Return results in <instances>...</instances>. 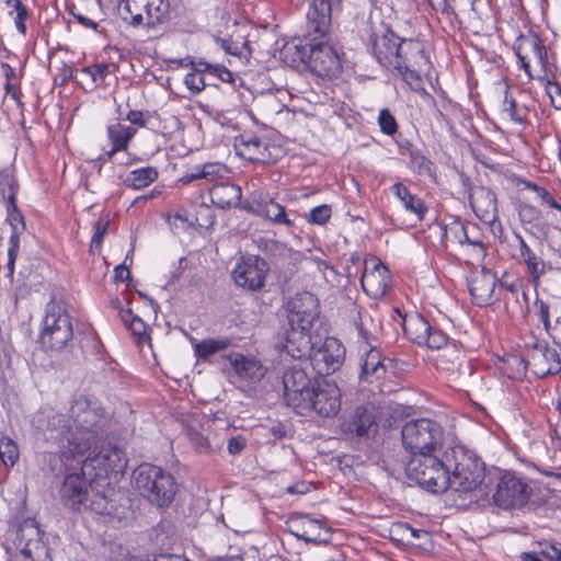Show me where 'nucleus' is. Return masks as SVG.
I'll list each match as a JSON object with an SVG mask.
<instances>
[{"label": "nucleus", "instance_id": "56", "mask_svg": "<svg viewBox=\"0 0 561 561\" xmlns=\"http://www.w3.org/2000/svg\"><path fill=\"white\" fill-rule=\"evenodd\" d=\"M14 1H15L14 9L16 12V15L14 18V23H15L16 30L20 33H22L23 35H25L26 34L25 21L28 16L27 8L20 0H14Z\"/></svg>", "mask_w": 561, "mask_h": 561}, {"label": "nucleus", "instance_id": "33", "mask_svg": "<svg viewBox=\"0 0 561 561\" xmlns=\"http://www.w3.org/2000/svg\"><path fill=\"white\" fill-rule=\"evenodd\" d=\"M228 174V168L219 162H208L202 167H196L192 173H186L181 181L183 183H191L196 180L205 179L209 182L220 183Z\"/></svg>", "mask_w": 561, "mask_h": 561}, {"label": "nucleus", "instance_id": "22", "mask_svg": "<svg viewBox=\"0 0 561 561\" xmlns=\"http://www.w3.org/2000/svg\"><path fill=\"white\" fill-rule=\"evenodd\" d=\"M497 279L490 271H482V273L472 277L469 284V291L473 302L479 306H489L499 299L495 295Z\"/></svg>", "mask_w": 561, "mask_h": 561}, {"label": "nucleus", "instance_id": "42", "mask_svg": "<svg viewBox=\"0 0 561 561\" xmlns=\"http://www.w3.org/2000/svg\"><path fill=\"white\" fill-rule=\"evenodd\" d=\"M5 210H7V222L11 227V234L10 238H13L15 236L16 241L20 242V234L25 230V219L18 207L16 201L13 202V198H11L10 203L4 204Z\"/></svg>", "mask_w": 561, "mask_h": 561}, {"label": "nucleus", "instance_id": "18", "mask_svg": "<svg viewBox=\"0 0 561 561\" xmlns=\"http://www.w3.org/2000/svg\"><path fill=\"white\" fill-rule=\"evenodd\" d=\"M527 367L538 378L561 371V359L557 350L546 341L536 342L528 352Z\"/></svg>", "mask_w": 561, "mask_h": 561}, {"label": "nucleus", "instance_id": "44", "mask_svg": "<svg viewBox=\"0 0 561 561\" xmlns=\"http://www.w3.org/2000/svg\"><path fill=\"white\" fill-rule=\"evenodd\" d=\"M463 353L456 343L445 348L438 357V365L446 370L454 371L461 366Z\"/></svg>", "mask_w": 561, "mask_h": 561}, {"label": "nucleus", "instance_id": "7", "mask_svg": "<svg viewBox=\"0 0 561 561\" xmlns=\"http://www.w3.org/2000/svg\"><path fill=\"white\" fill-rule=\"evenodd\" d=\"M405 473L411 481L433 493L445 492L450 484L448 460H442L433 453L411 456Z\"/></svg>", "mask_w": 561, "mask_h": 561}, {"label": "nucleus", "instance_id": "12", "mask_svg": "<svg viewBox=\"0 0 561 561\" xmlns=\"http://www.w3.org/2000/svg\"><path fill=\"white\" fill-rule=\"evenodd\" d=\"M14 542L19 552L9 561H48L49 549L34 520H25L19 527Z\"/></svg>", "mask_w": 561, "mask_h": 561}, {"label": "nucleus", "instance_id": "49", "mask_svg": "<svg viewBox=\"0 0 561 561\" xmlns=\"http://www.w3.org/2000/svg\"><path fill=\"white\" fill-rule=\"evenodd\" d=\"M331 217L332 206L329 204H322L320 206L313 207L306 216V219L311 225L323 226L329 222Z\"/></svg>", "mask_w": 561, "mask_h": 561}, {"label": "nucleus", "instance_id": "15", "mask_svg": "<svg viewBox=\"0 0 561 561\" xmlns=\"http://www.w3.org/2000/svg\"><path fill=\"white\" fill-rule=\"evenodd\" d=\"M283 386L286 404L295 410L306 404V399L313 388L311 378L300 364L288 367L284 371Z\"/></svg>", "mask_w": 561, "mask_h": 561}, {"label": "nucleus", "instance_id": "3", "mask_svg": "<svg viewBox=\"0 0 561 561\" xmlns=\"http://www.w3.org/2000/svg\"><path fill=\"white\" fill-rule=\"evenodd\" d=\"M367 46L383 68L400 76L413 90L422 87L420 71L427 62L423 45L412 38H401L385 25L370 27Z\"/></svg>", "mask_w": 561, "mask_h": 561}, {"label": "nucleus", "instance_id": "45", "mask_svg": "<svg viewBox=\"0 0 561 561\" xmlns=\"http://www.w3.org/2000/svg\"><path fill=\"white\" fill-rule=\"evenodd\" d=\"M218 42L220 43V47L229 55L248 57L251 54L250 43L242 36L237 38H221Z\"/></svg>", "mask_w": 561, "mask_h": 561}, {"label": "nucleus", "instance_id": "48", "mask_svg": "<svg viewBox=\"0 0 561 561\" xmlns=\"http://www.w3.org/2000/svg\"><path fill=\"white\" fill-rule=\"evenodd\" d=\"M199 66H204V69H208V76L216 77L222 82H227L233 85L236 84L238 76L225 66L210 62H199Z\"/></svg>", "mask_w": 561, "mask_h": 561}, {"label": "nucleus", "instance_id": "36", "mask_svg": "<svg viewBox=\"0 0 561 561\" xmlns=\"http://www.w3.org/2000/svg\"><path fill=\"white\" fill-rule=\"evenodd\" d=\"M430 322L421 314L415 313L404 320L403 330L407 336L415 344L422 346L428 341V332L432 330Z\"/></svg>", "mask_w": 561, "mask_h": 561}, {"label": "nucleus", "instance_id": "34", "mask_svg": "<svg viewBox=\"0 0 561 561\" xmlns=\"http://www.w3.org/2000/svg\"><path fill=\"white\" fill-rule=\"evenodd\" d=\"M518 242V256L526 264L527 271L534 280H538L545 273V262L526 243L524 238L516 234Z\"/></svg>", "mask_w": 561, "mask_h": 561}, {"label": "nucleus", "instance_id": "64", "mask_svg": "<svg viewBox=\"0 0 561 561\" xmlns=\"http://www.w3.org/2000/svg\"><path fill=\"white\" fill-rule=\"evenodd\" d=\"M536 306L538 307V316L543 327L548 329L550 327V317H549V305L543 300H536Z\"/></svg>", "mask_w": 561, "mask_h": 561}, {"label": "nucleus", "instance_id": "21", "mask_svg": "<svg viewBox=\"0 0 561 561\" xmlns=\"http://www.w3.org/2000/svg\"><path fill=\"white\" fill-rule=\"evenodd\" d=\"M469 202L476 216L483 222L492 225L497 220L496 195L489 187H472L469 192Z\"/></svg>", "mask_w": 561, "mask_h": 561}, {"label": "nucleus", "instance_id": "11", "mask_svg": "<svg viewBox=\"0 0 561 561\" xmlns=\"http://www.w3.org/2000/svg\"><path fill=\"white\" fill-rule=\"evenodd\" d=\"M124 21L133 26L154 27L170 15V0H123Z\"/></svg>", "mask_w": 561, "mask_h": 561}, {"label": "nucleus", "instance_id": "41", "mask_svg": "<svg viewBox=\"0 0 561 561\" xmlns=\"http://www.w3.org/2000/svg\"><path fill=\"white\" fill-rule=\"evenodd\" d=\"M231 345L227 337L205 339L194 344V353L198 358L207 359L219 351H224Z\"/></svg>", "mask_w": 561, "mask_h": 561}, {"label": "nucleus", "instance_id": "57", "mask_svg": "<svg viewBox=\"0 0 561 561\" xmlns=\"http://www.w3.org/2000/svg\"><path fill=\"white\" fill-rule=\"evenodd\" d=\"M19 249H20V243H19V241H16L15 236L13 238H9L8 263H7V270H8L9 277H12L14 274L15 261L18 257Z\"/></svg>", "mask_w": 561, "mask_h": 561}, {"label": "nucleus", "instance_id": "35", "mask_svg": "<svg viewBox=\"0 0 561 561\" xmlns=\"http://www.w3.org/2000/svg\"><path fill=\"white\" fill-rule=\"evenodd\" d=\"M409 168L419 176L437 182L436 165L421 150L409 148Z\"/></svg>", "mask_w": 561, "mask_h": 561}, {"label": "nucleus", "instance_id": "51", "mask_svg": "<svg viewBox=\"0 0 561 561\" xmlns=\"http://www.w3.org/2000/svg\"><path fill=\"white\" fill-rule=\"evenodd\" d=\"M423 345H426L432 350H445L451 344L449 343V337L437 327H432V330L428 332V341L424 342Z\"/></svg>", "mask_w": 561, "mask_h": 561}, {"label": "nucleus", "instance_id": "62", "mask_svg": "<svg viewBox=\"0 0 561 561\" xmlns=\"http://www.w3.org/2000/svg\"><path fill=\"white\" fill-rule=\"evenodd\" d=\"M107 227L108 224L104 221H98L95 224V230L91 239V248H99L102 244Z\"/></svg>", "mask_w": 561, "mask_h": 561}, {"label": "nucleus", "instance_id": "40", "mask_svg": "<svg viewBox=\"0 0 561 561\" xmlns=\"http://www.w3.org/2000/svg\"><path fill=\"white\" fill-rule=\"evenodd\" d=\"M519 49L523 53L533 50V59H535L545 70L548 65V53L546 47L542 45L541 39L536 34L522 35V47Z\"/></svg>", "mask_w": 561, "mask_h": 561}, {"label": "nucleus", "instance_id": "39", "mask_svg": "<svg viewBox=\"0 0 561 561\" xmlns=\"http://www.w3.org/2000/svg\"><path fill=\"white\" fill-rule=\"evenodd\" d=\"M107 138L112 146L122 151H126L130 140L136 135L137 130L134 127L114 123L107 126Z\"/></svg>", "mask_w": 561, "mask_h": 561}, {"label": "nucleus", "instance_id": "47", "mask_svg": "<svg viewBox=\"0 0 561 561\" xmlns=\"http://www.w3.org/2000/svg\"><path fill=\"white\" fill-rule=\"evenodd\" d=\"M522 184L526 190L533 191L536 193L537 197L541 201L542 204L549 206L550 208L557 209L561 211V205L554 199V197L545 188L536 183L520 179L517 182Z\"/></svg>", "mask_w": 561, "mask_h": 561}, {"label": "nucleus", "instance_id": "53", "mask_svg": "<svg viewBox=\"0 0 561 561\" xmlns=\"http://www.w3.org/2000/svg\"><path fill=\"white\" fill-rule=\"evenodd\" d=\"M110 65L105 62L94 64L81 69L83 73H87L91 77L93 83L95 85L101 84L106 76L110 73Z\"/></svg>", "mask_w": 561, "mask_h": 561}, {"label": "nucleus", "instance_id": "31", "mask_svg": "<svg viewBox=\"0 0 561 561\" xmlns=\"http://www.w3.org/2000/svg\"><path fill=\"white\" fill-rule=\"evenodd\" d=\"M180 65L182 67H191L192 71L188 72L184 78L185 87L191 91L192 94L196 95L201 93L207 85L205 81V75H208V69H204V66H199V62H207L204 59H195L193 57H186L181 59Z\"/></svg>", "mask_w": 561, "mask_h": 561}, {"label": "nucleus", "instance_id": "28", "mask_svg": "<svg viewBox=\"0 0 561 561\" xmlns=\"http://www.w3.org/2000/svg\"><path fill=\"white\" fill-rule=\"evenodd\" d=\"M316 356L325 366V373L335 371L344 360L345 348L335 337H327Z\"/></svg>", "mask_w": 561, "mask_h": 561}, {"label": "nucleus", "instance_id": "8", "mask_svg": "<svg viewBox=\"0 0 561 561\" xmlns=\"http://www.w3.org/2000/svg\"><path fill=\"white\" fill-rule=\"evenodd\" d=\"M402 445L411 456L431 454L443 445L444 430L430 419L411 420L401 431Z\"/></svg>", "mask_w": 561, "mask_h": 561}, {"label": "nucleus", "instance_id": "54", "mask_svg": "<svg viewBox=\"0 0 561 561\" xmlns=\"http://www.w3.org/2000/svg\"><path fill=\"white\" fill-rule=\"evenodd\" d=\"M497 285L500 290H505L507 294L512 296V298H515V300L518 301L519 291L524 287L523 280H520L517 277L510 278L506 275H504L497 282Z\"/></svg>", "mask_w": 561, "mask_h": 561}, {"label": "nucleus", "instance_id": "37", "mask_svg": "<svg viewBox=\"0 0 561 561\" xmlns=\"http://www.w3.org/2000/svg\"><path fill=\"white\" fill-rule=\"evenodd\" d=\"M159 178V171L156 167H144L130 171L124 180V185L133 190H142Z\"/></svg>", "mask_w": 561, "mask_h": 561}, {"label": "nucleus", "instance_id": "46", "mask_svg": "<svg viewBox=\"0 0 561 561\" xmlns=\"http://www.w3.org/2000/svg\"><path fill=\"white\" fill-rule=\"evenodd\" d=\"M18 192L19 184L15 176L8 171L0 172V197L3 203H10L11 198L13 202L16 201Z\"/></svg>", "mask_w": 561, "mask_h": 561}, {"label": "nucleus", "instance_id": "24", "mask_svg": "<svg viewBox=\"0 0 561 561\" xmlns=\"http://www.w3.org/2000/svg\"><path fill=\"white\" fill-rule=\"evenodd\" d=\"M387 367L381 358L380 351L373 346H364L363 355L360 358V374L359 379L367 382H373L374 379L379 380L385 377Z\"/></svg>", "mask_w": 561, "mask_h": 561}, {"label": "nucleus", "instance_id": "58", "mask_svg": "<svg viewBox=\"0 0 561 561\" xmlns=\"http://www.w3.org/2000/svg\"><path fill=\"white\" fill-rule=\"evenodd\" d=\"M518 216L523 222L531 224L539 218L540 211L530 204H520L518 206Z\"/></svg>", "mask_w": 561, "mask_h": 561}, {"label": "nucleus", "instance_id": "20", "mask_svg": "<svg viewBox=\"0 0 561 561\" xmlns=\"http://www.w3.org/2000/svg\"><path fill=\"white\" fill-rule=\"evenodd\" d=\"M87 476L82 471L81 473H69L59 489L61 502L72 511H79L88 499L90 483Z\"/></svg>", "mask_w": 561, "mask_h": 561}, {"label": "nucleus", "instance_id": "19", "mask_svg": "<svg viewBox=\"0 0 561 561\" xmlns=\"http://www.w3.org/2000/svg\"><path fill=\"white\" fill-rule=\"evenodd\" d=\"M234 149L238 156L251 162L270 164L276 162L278 158L274 152L277 150L274 146L271 147L266 139L251 133L237 137Z\"/></svg>", "mask_w": 561, "mask_h": 561}, {"label": "nucleus", "instance_id": "1", "mask_svg": "<svg viewBox=\"0 0 561 561\" xmlns=\"http://www.w3.org/2000/svg\"><path fill=\"white\" fill-rule=\"evenodd\" d=\"M32 423L38 435L56 447L45 455L44 461L57 476L69 470L75 460L100 440L107 420L101 407L81 397L72 402L67 414L43 409L33 416Z\"/></svg>", "mask_w": 561, "mask_h": 561}, {"label": "nucleus", "instance_id": "4", "mask_svg": "<svg viewBox=\"0 0 561 561\" xmlns=\"http://www.w3.org/2000/svg\"><path fill=\"white\" fill-rule=\"evenodd\" d=\"M289 330L285 350L293 358L309 357L312 352L310 331L320 317V302L310 291L297 293L286 304Z\"/></svg>", "mask_w": 561, "mask_h": 561}, {"label": "nucleus", "instance_id": "10", "mask_svg": "<svg viewBox=\"0 0 561 561\" xmlns=\"http://www.w3.org/2000/svg\"><path fill=\"white\" fill-rule=\"evenodd\" d=\"M127 457L124 450L116 444L107 443L101 449L92 451L82 461L83 474L92 479L105 478L110 473L123 472L127 467Z\"/></svg>", "mask_w": 561, "mask_h": 561}, {"label": "nucleus", "instance_id": "25", "mask_svg": "<svg viewBox=\"0 0 561 561\" xmlns=\"http://www.w3.org/2000/svg\"><path fill=\"white\" fill-rule=\"evenodd\" d=\"M343 431L356 436H369L377 431L374 413L365 407H357L354 413L343 423Z\"/></svg>", "mask_w": 561, "mask_h": 561}, {"label": "nucleus", "instance_id": "14", "mask_svg": "<svg viewBox=\"0 0 561 561\" xmlns=\"http://www.w3.org/2000/svg\"><path fill=\"white\" fill-rule=\"evenodd\" d=\"M531 492V488L522 478L506 473L497 482L493 502L504 510L522 508L528 503Z\"/></svg>", "mask_w": 561, "mask_h": 561}, {"label": "nucleus", "instance_id": "9", "mask_svg": "<svg viewBox=\"0 0 561 561\" xmlns=\"http://www.w3.org/2000/svg\"><path fill=\"white\" fill-rule=\"evenodd\" d=\"M72 339V325L67 311L59 305H47L38 342L46 351H61Z\"/></svg>", "mask_w": 561, "mask_h": 561}, {"label": "nucleus", "instance_id": "43", "mask_svg": "<svg viewBox=\"0 0 561 561\" xmlns=\"http://www.w3.org/2000/svg\"><path fill=\"white\" fill-rule=\"evenodd\" d=\"M20 457V450L16 443L8 435L0 433V460L10 468L13 467Z\"/></svg>", "mask_w": 561, "mask_h": 561}, {"label": "nucleus", "instance_id": "30", "mask_svg": "<svg viewBox=\"0 0 561 561\" xmlns=\"http://www.w3.org/2000/svg\"><path fill=\"white\" fill-rule=\"evenodd\" d=\"M352 322L357 332L358 339L366 346H370L373 341L376 340L377 324L369 311L354 307L352 310Z\"/></svg>", "mask_w": 561, "mask_h": 561}, {"label": "nucleus", "instance_id": "5", "mask_svg": "<svg viewBox=\"0 0 561 561\" xmlns=\"http://www.w3.org/2000/svg\"><path fill=\"white\" fill-rule=\"evenodd\" d=\"M451 490L459 495L474 492L485 478V469L479 457L466 447L458 445L447 453Z\"/></svg>", "mask_w": 561, "mask_h": 561}, {"label": "nucleus", "instance_id": "6", "mask_svg": "<svg viewBox=\"0 0 561 561\" xmlns=\"http://www.w3.org/2000/svg\"><path fill=\"white\" fill-rule=\"evenodd\" d=\"M135 488L153 505L168 507L174 500L178 484L174 477L163 468L141 463L133 472Z\"/></svg>", "mask_w": 561, "mask_h": 561}, {"label": "nucleus", "instance_id": "16", "mask_svg": "<svg viewBox=\"0 0 561 561\" xmlns=\"http://www.w3.org/2000/svg\"><path fill=\"white\" fill-rule=\"evenodd\" d=\"M268 272L266 261L257 255L242 256L232 271L237 286L255 291L265 285Z\"/></svg>", "mask_w": 561, "mask_h": 561}, {"label": "nucleus", "instance_id": "2", "mask_svg": "<svg viewBox=\"0 0 561 561\" xmlns=\"http://www.w3.org/2000/svg\"><path fill=\"white\" fill-rule=\"evenodd\" d=\"M342 0H310L304 38L295 45L299 60L317 77L336 78L342 71L339 51L329 44L332 9Z\"/></svg>", "mask_w": 561, "mask_h": 561}, {"label": "nucleus", "instance_id": "50", "mask_svg": "<svg viewBox=\"0 0 561 561\" xmlns=\"http://www.w3.org/2000/svg\"><path fill=\"white\" fill-rule=\"evenodd\" d=\"M377 121L382 134L393 136L398 133L399 126L397 119L388 108L379 111Z\"/></svg>", "mask_w": 561, "mask_h": 561}, {"label": "nucleus", "instance_id": "52", "mask_svg": "<svg viewBox=\"0 0 561 561\" xmlns=\"http://www.w3.org/2000/svg\"><path fill=\"white\" fill-rule=\"evenodd\" d=\"M467 231V226L460 221H455L445 228L443 240H450L461 247L463 239H466Z\"/></svg>", "mask_w": 561, "mask_h": 561}, {"label": "nucleus", "instance_id": "26", "mask_svg": "<svg viewBox=\"0 0 561 561\" xmlns=\"http://www.w3.org/2000/svg\"><path fill=\"white\" fill-rule=\"evenodd\" d=\"M251 213L265 218L277 226H285L288 229L294 227V220H291L286 211V208L274 199L254 202L248 208Z\"/></svg>", "mask_w": 561, "mask_h": 561}, {"label": "nucleus", "instance_id": "61", "mask_svg": "<svg viewBox=\"0 0 561 561\" xmlns=\"http://www.w3.org/2000/svg\"><path fill=\"white\" fill-rule=\"evenodd\" d=\"M126 119L130 122L133 125L146 127L147 123L150 119V115L148 112L131 110L128 112Z\"/></svg>", "mask_w": 561, "mask_h": 561}, {"label": "nucleus", "instance_id": "29", "mask_svg": "<svg viewBox=\"0 0 561 561\" xmlns=\"http://www.w3.org/2000/svg\"><path fill=\"white\" fill-rule=\"evenodd\" d=\"M391 193L401 202L404 209L416 216L419 220H423L428 211L425 203L410 188L402 183H394L390 187Z\"/></svg>", "mask_w": 561, "mask_h": 561}, {"label": "nucleus", "instance_id": "23", "mask_svg": "<svg viewBox=\"0 0 561 561\" xmlns=\"http://www.w3.org/2000/svg\"><path fill=\"white\" fill-rule=\"evenodd\" d=\"M182 424L185 435L196 453L210 455L220 450L221 445H214L210 442L209 437L204 434L203 425L197 417L187 415L182 419Z\"/></svg>", "mask_w": 561, "mask_h": 561}, {"label": "nucleus", "instance_id": "60", "mask_svg": "<svg viewBox=\"0 0 561 561\" xmlns=\"http://www.w3.org/2000/svg\"><path fill=\"white\" fill-rule=\"evenodd\" d=\"M519 47H522V36L518 37V39L514 46V49H515L516 56L518 57V59L522 64L523 69L529 77H531L529 64H530V60L533 59V50H527V53H525V51L523 53V50L519 49Z\"/></svg>", "mask_w": 561, "mask_h": 561}, {"label": "nucleus", "instance_id": "17", "mask_svg": "<svg viewBox=\"0 0 561 561\" xmlns=\"http://www.w3.org/2000/svg\"><path fill=\"white\" fill-rule=\"evenodd\" d=\"M392 277L388 267L377 257L365 261V270L360 285L367 296L373 299L382 298L391 288Z\"/></svg>", "mask_w": 561, "mask_h": 561}, {"label": "nucleus", "instance_id": "63", "mask_svg": "<svg viewBox=\"0 0 561 561\" xmlns=\"http://www.w3.org/2000/svg\"><path fill=\"white\" fill-rule=\"evenodd\" d=\"M547 93L550 96L551 104L554 108L561 110V88L558 83L549 82L547 85Z\"/></svg>", "mask_w": 561, "mask_h": 561}, {"label": "nucleus", "instance_id": "38", "mask_svg": "<svg viewBox=\"0 0 561 561\" xmlns=\"http://www.w3.org/2000/svg\"><path fill=\"white\" fill-rule=\"evenodd\" d=\"M461 249L472 261L480 262L486 256V247L483 240L480 238L479 233H477L474 226L468 227L466 239L462 241Z\"/></svg>", "mask_w": 561, "mask_h": 561}, {"label": "nucleus", "instance_id": "59", "mask_svg": "<svg viewBox=\"0 0 561 561\" xmlns=\"http://www.w3.org/2000/svg\"><path fill=\"white\" fill-rule=\"evenodd\" d=\"M248 446V438L241 434L232 436L228 439L227 450L230 455L241 454Z\"/></svg>", "mask_w": 561, "mask_h": 561}, {"label": "nucleus", "instance_id": "27", "mask_svg": "<svg viewBox=\"0 0 561 561\" xmlns=\"http://www.w3.org/2000/svg\"><path fill=\"white\" fill-rule=\"evenodd\" d=\"M211 203L221 209L237 207L242 197V190L239 185L230 182L216 183L209 190Z\"/></svg>", "mask_w": 561, "mask_h": 561}, {"label": "nucleus", "instance_id": "32", "mask_svg": "<svg viewBox=\"0 0 561 561\" xmlns=\"http://www.w3.org/2000/svg\"><path fill=\"white\" fill-rule=\"evenodd\" d=\"M237 375L243 379L259 381L266 373L265 367L255 358L237 354L232 360Z\"/></svg>", "mask_w": 561, "mask_h": 561}, {"label": "nucleus", "instance_id": "13", "mask_svg": "<svg viewBox=\"0 0 561 561\" xmlns=\"http://www.w3.org/2000/svg\"><path fill=\"white\" fill-rule=\"evenodd\" d=\"M306 401V404L298 408V413L304 414L307 410H313L320 416L332 417L341 410V390L334 382L316 381Z\"/></svg>", "mask_w": 561, "mask_h": 561}, {"label": "nucleus", "instance_id": "55", "mask_svg": "<svg viewBox=\"0 0 561 561\" xmlns=\"http://www.w3.org/2000/svg\"><path fill=\"white\" fill-rule=\"evenodd\" d=\"M503 112L506 113L510 118L518 124L525 122V116L520 115L517 110V104L514 98L510 96L508 92L505 91V98L503 102Z\"/></svg>", "mask_w": 561, "mask_h": 561}]
</instances>
